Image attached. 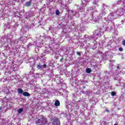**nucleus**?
I'll use <instances>...</instances> for the list:
<instances>
[{
  "mask_svg": "<svg viewBox=\"0 0 125 125\" xmlns=\"http://www.w3.org/2000/svg\"><path fill=\"white\" fill-rule=\"evenodd\" d=\"M31 1L26 2V6H31Z\"/></svg>",
  "mask_w": 125,
  "mask_h": 125,
  "instance_id": "6e6552de",
  "label": "nucleus"
},
{
  "mask_svg": "<svg viewBox=\"0 0 125 125\" xmlns=\"http://www.w3.org/2000/svg\"><path fill=\"white\" fill-rule=\"evenodd\" d=\"M18 92L19 93H20V94H23V90L22 89H21V88H19L18 89Z\"/></svg>",
  "mask_w": 125,
  "mask_h": 125,
  "instance_id": "423d86ee",
  "label": "nucleus"
},
{
  "mask_svg": "<svg viewBox=\"0 0 125 125\" xmlns=\"http://www.w3.org/2000/svg\"><path fill=\"white\" fill-rule=\"evenodd\" d=\"M117 69H120V66H117Z\"/></svg>",
  "mask_w": 125,
  "mask_h": 125,
  "instance_id": "412c9836",
  "label": "nucleus"
},
{
  "mask_svg": "<svg viewBox=\"0 0 125 125\" xmlns=\"http://www.w3.org/2000/svg\"><path fill=\"white\" fill-rule=\"evenodd\" d=\"M60 62H63L64 61V58H62L60 60Z\"/></svg>",
  "mask_w": 125,
  "mask_h": 125,
  "instance_id": "4468645a",
  "label": "nucleus"
},
{
  "mask_svg": "<svg viewBox=\"0 0 125 125\" xmlns=\"http://www.w3.org/2000/svg\"><path fill=\"white\" fill-rule=\"evenodd\" d=\"M25 19H28V17H25Z\"/></svg>",
  "mask_w": 125,
  "mask_h": 125,
  "instance_id": "5701e85b",
  "label": "nucleus"
},
{
  "mask_svg": "<svg viewBox=\"0 0 125 125\" xmlns=\"http://www.w3.org/2000/svg\"><path fill=\"white\" fill-rule=\"evenodd\" d=\"M122 44L124 46H125V40H123L122 42Z\"/></svg>",
  "mask_w": 125,
  "mask_h": 125,
  "instance_id": "ddd939ff",
  "label": "nucleus"
},
{
  "mask_svg": "<svg viewBox=\"0 0 125 125\" xmlns=\"http://www.w3.org/2000/svg\"><path fill=\"white\" fill-rule=\"evenodd\" d=\"M61 6H63V3H62V2H61Z\"/></svg>",
  "mask_w": 125,
  "mask_h": 125,
  "instance_id": "6ab92c4d",
  "label": "nucleus"
},
{
  "mask_svg": "<svg viewBox=\"0 0 125 125\" xmlns=\"http://www.w3.org/2000/svg\"><path fill=\"white\" fill-rule=\"evenodd\" d=\"M22 95H23V96L28 97L30 96L31 94H30V93H29V92H24L23 93H22Z\"/></svg>",
  "mask_w": 125,
  "mask_h": 125,
  "instance_id": "7ed1b4c3",
  "label": "nucleus"
},
{
  "mask_svg": "<svg viewBox=\"0 0 125 125\" xmlns=\"http://www.w3.org/2000/svg\"><path fill=\"white\" fill-rule=\"evenodd\" d=\"M55 105L57 107V106H60V102L58 100H56L55 102Z\"/></svg>",
  "mask_w": 125,
  "mask_h": 125,
  "instance_id": "20e7f679",
  "label": "nucleus"
},
{
  "mask_svg": "<svg viewBox=\"0 0 125 125\" xmlns=\"http://www.w3.org/2000/svg\"><path fill=\"white\" fill-rule=\"evenodd\" d=\"M119 51H123L124 50V49L122 47H120L119 48Z\"/></svg>",
  "mask_w": 125,
  "mask_h": 125,
  "instance_id": "f8f14e48",
  "label": "nucleus"
},
{
  "mask_svg": "<svg viewBox=\"0 0 125 125\" xmlns=\"http://www.w3.org/2000/svg\"><path fill=\"white\" fill-rule=\"evenodd\" d=\"M43 66L44 68H46V65L45 64H44L43 65Z\"/></svg>",
  "mask_w": 125,
  "mask_h": 125,
  "instance_id": "a211bd4d",
  "label": "nucleus"
},
{
  "mask_svg": "<svg viewBox=\"0 0 125 125\" xmlns=\"http://www.w3.org/2000/svg\"><path fill=\"white\" fill-rule=\"evenodd\" d=\"M77 54L78 55H79V56H81V53H80L79 52H77Z\"/></svg>",
  "mask_w": 125,
  "mask_h": 125,
  "instance_id": "2eb2a0df",
  "label": "nucleus"
},
{
  "mask_svg": "<svg viewBox=\"0 0 125 125\" xmlns=\"http://www.w3.org/2000/svg\"><path fill=\"white\" fill-rule=\"evenodd\" d=\"M93 66H94V68H96V65H93Z\"/></svg>",
  "mask_w": 125,
  "mask_h": 125,
  "instance_id": "4be33fe9",
  "label": "nucleus"
},
{
  "mask_svg": "<svg viewBox=\"0 0 125 125\" xmlns=\"http://www.w3.org/2000/svg\"><path fill=\"white\" fill-rule=\"evenodd\" d=\"M86 73L87 74H90L91 73V69L88 68L86 69Z\"/></svg>",
  "mask_w": 125,
  "mask_h": 125,
  "instance_id": "0eeeda50",
  "label": "nucleus"
},
{
  "mask_svg": "<svg viewBox=\"0 0 125 125\" xmlns=\"http://www.w3.org/2000/svg\"><path fill=\"white\" fill-rule=\"evenodd\" d=\"M39 118L40 119L36 118L34 119V123L36 124V125H42V123H43L42 121H44L43 122L44 125H46V124H47V119L44 118V116H43V115H40Z\"/></svg>",
  "mask_w": 125,
  "mask_h": 125,
  "instance_id": "f257e3e1",
  "label": "nucleus"
},
{
  "mask_svg": "<svg viewBox=\"0 0 125 125\" xmlns=\"http://www.w3.org/2000/svg\"><path fill=\"white\" fill-rule=\"evenodd\" d=\"M23 111H24V109H23V108L21 107V108L19 109L17 111H18V114H21V113H22V112H23Z\"/></svg>",
  "mask_w": 125,
  "mask_h": 125,
  "instance_id": "39448f33",
  "label": "nucleus"
},
{
  "mask_svg": "<svg viewBox=\"0 0 125 125\" xmlns=\"http://www.w3.org/2000/svg\"><path fill=\"white\" fill-rule=\"evenodd\" d=\"M56 15H59V14H60V12L59 11V10H56Z\"/></svg>",
  "mask_w": 125,
  "mask_h": 125,
  "instance_id": "9b49d317",
  "label": "nucleus"
},
{
  "mask_svg": "<svg viewBox=\"0 0 125 125\" xmlns=\"http://www.w3.org/2000/svg\"><path fill=\"white\" fill-rule=\"evenodd\" d=\"M65 9H68V6H67V4L65 5Z\"/></svg>",
  "mask_w": 125,
  "mask_h": 125,
  "instance_id": "f3484780",
  "label": "nucleus"
},
{
  "mask_svg": "<svg viewBox=\"0 0 125 125\" xmlns=\"http://www.w3.org/2000/svg\"><path fill=\"white\" fill-rule=\"evenodd\" d=\"M83 89L85 88V86H83Z\"/></svg>",
  "mask_w": 125,
  "mask_h": 125,
  "instance_id": "aec40b11",
  "label": "nucleus"
},
{
  "mask_svg": "<svg viewBox=\"0 0 125 125\" xmlns=\"http://www.w3.org/2000/svg\"><path fill=\"white\" fill-rule=\"evenodd\" d=\"M105 111H106L107 113L110 112V110L109 109H105Z\"/></svg>",
  "mask_w": 125,
  "mask_h": 125,
  "instance_id": "dca6fc26",
  "label": "nucleus"
},
{
  "mask_svg": "<svg viewBox=\"0 0 125 125\" xmlns=\"http://www.w3.org/2000/svg\"><path fill=\"white\" fill-rule=\"evenodd\" d=\"M51 121L52 123V125H60V121H59V120H58V119L57 117H53Z\"/></svg>",
  "mask_w": 125,
  "mask_h": 125,
  "instance_id": "f03ea898",
  "label": "nucleus"
},
{
  "mask_svg": "<svg viewBox=\"0 0 125 125\" xmlns=\"http://www.w3.org/2000/svg\"><path fill=\"white\" fill-rule=\"evenodd\" d=\"M115 60H113L112 62H115Z\"/></svg>",
  "mask_w": 125,
  "mask_h": 125,
  "instance_id": "b1692460",
  "label": "nucleus"
},
{
  "mask_svg": "<svg viewBox=\"0 0 125 125\" xmlns=\"http://www.w3.org/2000/svg\"><path fill=\"white\" fill-rule=\"evenodd\" d=\"M111 95H112V96H115V95H116V93L114 91H112L111 92Z\"/></svg>",
  "mask_w": 125,
  "mask_h": 125,
  "instance_id": "9d476101",
  "label": "nucleus"
},
{
  "mask_svg": "<svg viewBox=\"0 0 125 125\" xmlns=\"http://www.w3.org/2000/svg\"><path fill=\"white\" fill-rule=\"evenodd\" d=\"M37 68H38L39 70H42V66L40 65V64L37 65Z\"/></svg>",
  "mask_w": 125,
  "mask_h": 125,
  "instance_id": "1a4fd4ad",
  "label": "nucleus"
}]
</instances>
